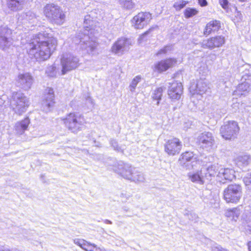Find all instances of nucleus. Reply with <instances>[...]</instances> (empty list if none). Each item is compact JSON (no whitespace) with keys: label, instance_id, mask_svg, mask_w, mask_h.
Masks as SVG:
<instances>
[{"label":"nucleus","instance_id":"nucleus-1","mask_svg":"<svg viewBox=\"0 0 251 251\" xmlns=\"http://www.w3.org/2000/svg\"><path fill=\"white\" fill-rule=\"evenodd\" d=\"M57 39L50 36L48 33H39L31 39L26 45L28 55L37 61L42 62L48 60L56 50Z\"/></svg>","mask_w":251,"mask_h":251},{"label":"nucleus","instance_id":"nucleus-2","mask_svg":"<svg viewBox=\"0 0 251 251\" xmlns=\"http://www.w3.org/2000/svg\"><path fill=\"white\" fill-rule=\"evenodd\" d=\"M93 12L86 15L84 19V29L74 37L73 41L75 44L80 46V48L86 51L88 53H92L96 49L98 44L96 42L97 30L93 27Z\"/></svg>","mask_w":251,"mask_h":251},{"label":"nucleus","instance_id":"nucleus-3","mask_svg":"<svg viewBox=\"0 0 251 251\" xmlns=\"http://www.w3.org/2000/svg\"><path fill=\"white\" fill-rule=\"evenodd\" d=\"M109 169L120 175L125 179L134 182H143L145 177L143 174L132 167L128 164L122 161H117L115 159H110L107 162Z\"/></svg>","mask_w":251,"mask_h":251},{"label":"nucleus","instance_id":"nucleus-4","mask_svg":"<svg viewBox=\"0 0 251 251\" xmlns=\"http://www.w3.org/2000/svg\"><path fill=\"white\" fill-rule=\"evenodd\" d=\"M43 13L50 22L53 24L61 25L65 22V15L60 7L56 4H46L44 7Z\"/></svg>","mask_w":251,"mask_h":251},{"label":"nucleus","instance_id":"nucleus-5","mask_svg":"<svg viewBox=\"0 0 251 251\" xmlns=\"http://www.w3.org/2000/svg\"><path fill=\"white\" fill-rule=\"evenodd\" d=\"M30 105L29 99L21 92H14L11 100L13 111L18 115L26 112Z\"/></svg>","mask_w":251,"mask_h":251},{"label":"nucleus","instance_id":"nucleus-6","mask_svg":"<svg viewBox=\"0 0 251 251\" xmlns=\"http://www.w3.org/2000/svg\"><path fill=\"white\" fill-rule=\"evenodd\" d=\"M62 120L65 126L74 133L81 130L85 123L84 117L76 112L70 113Z\"/></svg>","mask_w":251,"mask_h":251},{"label":"nucleus","instance_id":"nucleus-7","mask_svg":"<svg viewBox=\"0 0 251 251\" xmlns=\"http://www.w3.org/2000/svg\"><path fill=\"white\" fill-rule=\"evenodd\" d=\"M223 195L226 202L236 203L242 196V186L236 184H230L225 189Z\"/></svg>","mask_w":251,"mask_h":251},{"label":"nucleus","instance_id":"nucleus-8","mask_svg":"<svg viewBox=\"0 0 251 251\" xmlns=\"http://www.w3.org/2000/svg\"><path fill=\"white\" fill-rule=\"evenodd\" d=\"M239 131L237 122L231 121L226 123L220 128V134L226 140H234Z\"/></svg>","mask_w":251,"mask_h":251},{"label":"nucleus","instance_id":"nucleus-9","mask_svg":"<svg viewBox=\"0 0 251 251\" xmlns=\"http://www.w3.org/2000/svg\"><path fill=\"white\" fill-rule=\"evenodd\" d=\"M61 63L62 67L61 73L64 75L78 66L79 59L76 56L72 54H65L62 57Z\"/></svg>","mask_w":251,"mask_h":251},{"label":"nucleus","instance_id":"nucleus-10","mask_svg":"<svg viewBox=\"0 0 251 251\" xmlns=\"http://www.w3.org/2000/svg\"><path fill=\"white\" fill-rule=\"evenodd\" d=\"M196 159L193 152L186 151L181 154L178 162L182 167L191 170L196 167L198 164Z\"/></svg>","mask_w":251,"mask_h":251},{"label":"nucleus","instance_id":"nucleus-11","mask_svg":"<svg viewBox=\"0 0 251 251\" xmlns=\"http://www.w3.org/2000/svg\"><path fill=\"white\" fill-rule=\"evenodd\" d=\"M182 147V143L180 140L177 138H173L166 142L164 150L169 155L174 156L180 152Z\"/></svg>","mask_w":251,"mask_h":251},{"label":"nucleus","instance_id":"nucleus-12","mask_svg":"<svg viewBox=\"0 0 251 251\" xmlns=\"http://www.w3.org/2000/svg\"><path fill=\"white\" fill-rule=\"evenodd\" d=\"M54 91L53 89L48 88L46 89L45 94L41 104V110L46 112H49L54 104Z\"/></svg>","mask_w":251,"mask_h":251},{"label":"nucleus","instance_id":"nucleus-13","mask_svg":"<svg viewBox=\"0 0 251 251\" xmlns=\"http://www.w3.org/2000/svg\"><path fill=\"white\" fill-rule=\"evenodd\" d=\"M34 79L29 73L19 74L17 78L18 86L25 91L29 90L32 85Z\"/></svg>","mask_w":251,"mask_h":251},{"label":"nucleus","instance_id":"nucleus-14","mask_svg":"<svg viewBox=\"0 0 251 251\" xmlns=\"http://www.w3.org/2000/svg\"><path fill=\"white\" fill-rule=\"evenodd\" d=\"M151 19V15L147 12L139 13L131 20L132 24L136 29H142L147 25Z\"/></svg>","mask_w":251,"mask_h":251},{"label":"nucleus","instance_id":"nucleus-15","mask_svg":"<svg viewBox=\"0 0 251 251\" xmlns=\"http://www.w3.org/2000/svg\"><path fill=\"white\" fill-rule=\"evenodd\" d=\"M226 40L222 35L216 36L207 40H204L201 43V46L204 49H213L222 46Z\"/></svg>","mask_w":251,"mask_h":251},{"label":"nucleus","instance_id":"nucleus-16","mask_svg":"<svg viewBox=\"0 0 251 251\" xmlns=\"http://www.w3.org/2000/svg\"><path fill=\"white\" fill-rule=\"evenodd\" d=\"M198 140L201 147L206 151L212 149L215 144L214 137L212 134L209 132L202 133L199 136Z\"/></svg>","mask_w":251,"mask_h":251},{"label":"nucleus","instance_id":"nucleus-17","mask_svg":"<svg viewBox=\"0 0 251 251\" xmlns=\"http://www.w3.org/2000/svg\"><path fill=\"white\" fill-rule=\"evenodd\" d=\"M129 41L124 37L119 38L112 45L111 51L118 55H122L128 49Z\"/></svg>","mask_w":251,"mask_h":251},{"label":"nucleus","instance_id":"nucleus-18","mask_svg":"<svg viewBox=\"0 0 251 251\" xmlns=\"http://www.w3.org/2000/svg\"><path fill=\"white\" fill-rule=\"evenodd\" d=\"M209 88L208 86V81L204 79L201 78L198 80L196 84L191 85L190 87V91L194 95L197 94L202 96L206 93Z\"/></svg>","mask_w":251,"mask_h":251},{"label":"nucleus","instance_id":"nucleus-19","mask_svg":"<svg viewBox=\"0 0 251 251\" xmlns=\"http://www.w3.org/2000/svg\"><path fill=\"white\" fill-rule=\"evenodd\" d=\"M11 31L6 26L0 27V48L5 50L12 44Z\"/></svg>","mask_w":251,"mask_h":251},{"label":"nucleus","instance_id":"nucleus-20","mask_svg":"<svg viewBox=\"0 0 251 251\" xmlns=\"http://www.w3.org/2000/svg\"><path fill=\"white\" fill-rule=\"evenodd\" d=\"M169 86L168 94L170 99L173 100H178L183 93V86L181 83L174 82Z\"/></svg>","mask_w":251,"mask_h":251},{"label":"nucleus","instance_id":"nucleus-21","mask_svg":"<svg viewBox=\"0 0 251 251\" xmlns=\"http://www.w3.org/2000/svg\"><path fill=\"white\" fill-rule=\"evenodd\" d=\"M220 165L219 164H214L207 168H203L201 170V174H203L205 180H211L212 177H217V174L219 172Z\"/></svg>","mask_w":251,"mask_h":251},{"label":"nucleus","instance_id":"nucleus-22","mask_svg":"<svg viewBox=\"0 0 251 251\" xmlns=\"http://www.w3.org/2000/svg\"><path fill=\"white\" fill-rule=\"evenodd\" d=\"M235 172L232 169L224 168L220 165L219 172L217 174V177L220 181L223 180L232 181L235 178Z\"/></svg>","mask_w":251,"mask_h":251},{"label":"nucleus","instance_id":"nucleus-23","mask_svg":"<svg viewBox=\"0 0 251 251\" xmlns=\"http://www.w3.org/2000/svg\"><path fill=\"white\" fill-rule=\"evenodd\" d=\"M176 63V61L174 58H169L161 60L156 63L154 65V71L159 73L165 71L169 68L173 66Z\"/></svg>","mask_w":251,"mask_h":251},{"label":"nucleus","instance_id":"nucleus-24","mask_svg":"<svg viewBox=\"0 0 251 251\" xmlns=\"http://www.w3.org/2000/svg\"><path fill=\"white\" fill-rule=\"evenodd\" d=\"M28 0H7L8 8L13 11L22 10L27 2Z\"/></svg>","mask_w":251,"mask_h":251},{"label":"nucleus","instance_id":"nucleus-25","mask_svg":"<svg viewBox=\"0 0 251 251\" xmlns=\"http://www.w3.org/2000/svg\"><path fill=\"white\" fill-rule=\"evenodd\" d=\"M242 82L238 85L236 90L233 92V95L240 96L245 95L250 90V84L249 81H241Z\"/></svg>","mask_w":251,"mask_h":251},{"label":"nucleus","instance_id":"nucleus-26","mask_svg":"<svg viewBox=\"0 0 251 251\" xmlns=\"http://www.w3.org/2000/svg\"><path fill=\"white\" fill-rule=\"evenodd\" d=\"M235 162L237 166L239 168L243 169L248 166L251 163V156L248 154L239 155L236 158Z\"/></svg>","mask_w":251,"mask_h":251},{"label":"nucleus","instance_id":"nucleus-27","mask_svg":"<svg viewBox=\"0 0 251 251\" xmlns=\"http://www.w3.org/2000/svg\"><path fill=\"white\" fill-rule=\"evenodd\" d=\"M221 27V24L219 21H212L209 22L206 25L204 30V35H209L212 32L217 31Z\"/></svg>","mask_w":251,"mask_h":251},{"label":"nucleus","instance_id":"nucleus-28","mask_svg":"<svg viewBox=\"0 0 251 251\" xmlns=\"http://www.w3.org/2000/svg\"><path fill=\"white\" fill-rule=\"evenodd\" d=\"M30 121L28 117L25 118L21 122H18L15 125V129L17 133L19 134H23L27 129L29 124Z\"/></svg>","mask_w":251,"mask_h":251},{"label":"nucleus","instance_id":"nucleus-29","mask_svg":"<svg viewBox=\"0 0 251 251\" xmlns=\"http://www.w3.org/2000/svg\"><path fill=\"white\" fill-rule=\"evenodd\" d=\"M202 176L203 174H201V171H200V174L198 172L195 173L190 172L187 175L189 179L192 182L201 185L203 184L205 182L204 177Z\"/></svg>","mask_w":251,"mask_h":251},{"label":"nucleus","instance_id":"nucleus-30","mask_svg":"<svg viewBox=\"0 0 251 251\" xmlns=\"http://www.w3.org/2000/svg\"><path fill=\"white\" fill-rule=\"evenodd\" d=\"M241 207H242V206L228 209L226 212L225 215L227 217L232 218V220L236 221L241 213Z\"/></svg>","mask_w":251,"mask_h":251},{"label":"nucleus","instance_id":"nucleus-31","mask_svg":"<svg viewBox=\"0 0 251 251\" xmlns=\"http://www.w3.org/2000/svg\"><path fill=\"white\" fill-rule=\"evenodd\" d=\"M242 71L241 81L248 80L251 79V65L246 64L244 65L240 69Z\"/></svg>","mask_w":251,"mask_h":251},{"label":"nucleus","instance_id":"nucleus-32","mask_svg":"<svg viewBox=\"0 0 251 251\" xmlns=\"http://www.w3.org/2000/svg\"><path fill=\"white\" fill-rule=\"evenodd\" d=\"M242 218L247 226L251 227V206H247L245 207Z\"/></svg>","mask_w":251,"mask_h":251},{"label":"nucleus","instance_id":"nucleus-33","mask_svg":"<svg viewBox=\"0 0 251 251\" xmlns=\"http://www.w3.org/2000/svg\"><path fill=\"white\" fill-rule=\"evenodd\" d=\"M57 73L58 70L54 65L48 66L46 70V74L50 77H56Z\"/></svg>","mask_w":251,"mask_h":251},{"label":"nucleus","instance_id":"nucleus-34","mask_svg":"<svg viewBox=\"0 0 251 251\" xmlns=\"http://www.w3.org/2000/svg\"><path fill=\"white\" fill-rule=\"evenodd\" d=\"M163 92V88L162 87H159L155 89L152 94V98L153 100H157L156 104L157 105L159 103V100H161V97L162 95Z\"/></svg>","mask_w":251,"mask_h":251},{"label":"nucleus","instance_id":"nucleus-35","mask_svg":"<svg viewBox=\"0 0 251 251\" xmlns=\"http://www.w3.org/2000/svg\"><path fill=\"white\" fill-rule=\"evenodd\" d=\"M198 13V11L196 9L188 7L184 10V14L185 18H190L197 15Z\"/></svg>","mask_w":251,"mask_h":251},{"label":"nucleus","instance_id":"nucleus-36","mask_svg":"<svg viewBox=\"0 0 251 251\" xmlns=\"http://www.w3.org/2000/svg\"><path fill=\"white\" fill-rule=\"evenodd\" d=\"M141 77L138 75L133 78L131 84H130L129 88L131 92H133L134 91L135 88L137 86L138 83L141 81Z\"/></svg>","mask_w":251,"mask_h":251},{"label":"nucleus","instance_id":"nucleus-37","mask_svg":"<svg viewBox=\"0 0 251 251\" xmlns=\"http://www.w3.org/2000/svg\"><path fill=\"white\" fill-rule=\"evenodd\" d=\"M188 3L187 1L181 0L179 1L176 2L174 4V7L177 11H179L183 8Z\"/></svg>","mask_w":251,"mask_h":251},{"label":"nucleus","instance_id":"nucleus-38","mask_svg":"<svg viewBox=\"0 0 251 251\" xmlns=\"http://www.w3.org/2000/svg\"><path fill=\"white\" fill-rule=\"evenodd\" d=\"M74 243L82 249H86L85 246H88V242L82 239H75Z\"/></svg>","mask_w":251,"mask_h":251},{"label":"nucleus","instance_id":"nucleus-39","mask_svg":"<svg viewBox=\"0 0 251 251\" xmlns=\"http://www.w3.org/2000/svg\"><path fill=\"white\" fill-rule=\"evenodd\" d=\"M110 144L113 148L114 150L117 151H123V149L121 147L119 146L118 142L115 139H111L110 140Z\"/></svg>","mask_w":251,"mask_h":251},{"label":"nucleus","instance_id":"nucleus-40","mask_svg":"<svg viewBox=\"0 0 251 251\" xmlns=\"http://www.w3.org/2000/svg\"><path fill=\"white\" fill-rule=\"evenodd\" d=\"M243 181L248 189L251 190V173L247 174L244 177Z\"/></svg>","mask_w":251,"mask_h":251},{"label":"nucleus","instance_id":"nucleus-41","mask_svg":"<svg viewBox=\"0 0 251 251\" xmlns=\"http://www.w3.org/2000/svg\"><path fill=\"white\" fill-rule=\"evenodd\" d=\"M123 6L127 9H131L135 6V3L131 0H126L124 1Z\"/></svg>","mask_w":251,"mask_h":251},{"label":"nucleus","instance_id":"nucleus-42","mask_svg":"<svg viewBox=\"0 0 251 251\" xmlns=\"http://www.w3.org/2000/svg\"><path fill=\"white\" fill-rule=\"evenodd\" d=\"M171 50V47L170 46H166L164 48L161 49L159 51L156 53L157 55H158L159 54H165L166 53L168 50Z\"/></svg>","mask_w":251,"mask_h":251},{"label":"nucleus","instance_id":"nucleus-43","mask_svg":"<svg viewBox=\"0 0 251 251\" xmlns=\"http://www.w3.org/2000/svg\"><path fill=\"white\" fill-rule=\"evenodd\" d=\"M225 249L223 248L221 246L217 244H215L212 247V251H223Z\"/></svg>","mask_w":251,"mask_h":251},{"label":"nucleus","instance_id":"nucleus-44","mask_svg":"<svg viewBox=\"0 0 251 251\" xmlns=\"http://www.w3.org/2000/svg\"><path fill=\"white\" fill-rule=\"evenodd\" d=\"M219 2L222 7L224 9H226L228 5L227 0H219Z\"/></svg>","mask_w":251,"mask_h":251},{"label":"nucleus","instance_id":"nucleus-45","mask_svg":"<svg viewBox=\"0 0 251 251\" xmlns=\"http://www.w3.org/2000/svg\"><path fill=\"white\" fill-rule=\"evenodd\" d=\"M86 104L87 106H92L93 104L92 99L89 96L86 98Z\"/></svg>","mask_w":251,"mask_h":251},{"label":"nucleus","instance_id":"nucleus-46","mask_svg":"<svg viewBox=\"0 0 251 251\" xmlns=\"http://www.w3.org/2000/svg\"><path fill=\"white\" fill-rule=\"evenodd\" d=\"M26 18L27 20H31L35 19V15L31 12H28L26 14Z\"/></svg>","mask_w":251,"mask_h":251},{"label":"nucleus","instance_id":"nucleus-47","mask_svg":"<svg viewBox=\"0 0 251 251\" xmlns=\"http://www.w3.org/2000/svg\"><path fill=\"white\" fill-rule=\"evenodd\" d=\"M188 218L190 220L196 221L198 219V216L195 213H191L188 215Z\"/></svg>","mask_w":251,"mask_h":251},{"label":"nucleus","instance_id":"nucleus-48","mask_svg":"<svg viewBox=\"0 0 251 251\" xmlns=\"http://www.w3.org/2000/svg\"><path fill=\"white\" fill-rule=\"evenodd\" d=\"M151 29H150L149 30L147 31L144 34H143L139 38V41L141 42L142 41L144 40L145 37L149 34V33L151 30Z\"/></svg>","mask_w":251,"mask_h":251},{"label":"nucleus","instance_id":"nucleus-49","mask_svg":"<svg viewBox=\"0 0 251 251\" xmlns=\"http://www.w3.org/2000/svg\"><path fill=\"white\" fill-rule=\"evenodd\" d=\"M88 246H85L86 249H83L84 250H85L86 251H94L90 249V246H92L94 247H96V246L95 244H91L88 242Z\"/></svg>","mask_w":251,"mask_h":251},{"label":"nucleus","instance_id":"nucleus-50","mask_svg":"<svg viewBox=\"0 0 251 251\" xmlns=\"http://www.w3.org/2000/svg\"><path fill=\"white\" fill-rule=\"evenodd\" d=\"M199 3L201 6H205L207 5V2L206 0H198Z\"/></svg>","mask_w":251,"mask_h":251},{"label":"nucleus","instance_id":"nucleus-51","mask_svg":"<svg viewBox=\"0 0 251 251\" xmlns=\"http://www.w3.org/2000/svg\"><path fill=\"white\" fill-rule=\"evenodd\" d=\"M10 250L4 247L0 248V251H9Z\"/></svg>","mask_w":251,"mask_h":251},{"label":"nucleus","instance_id":"nucleus-52","mask_svg":"<svg viewBox=\"0 0 251 251\" xmlns=\"http://www.w3.org/2000/svg\"><path fill=\"white\" fill-rule=\"evenodd\" d=\"M247 246L248 247L249 251H251V241H249L248 244Z\"/></svg>","mask_w":251,"mask_h":251},{"label":"nucleus","instance_id":"nucleus-53","mask_svg":"<svg viewBox=\"0 0 251 251\" xmlns=\"http://www.w3.org/2000/svg\"><path fill=\"white\" fill-rule=\"evenodd\" d=\"M104 223L106 224H112V222L111 221H110L109 220H107V219L105 220L104 221Z\"/></svg>","mask_w":251,"mask_h":251},{"label":"nucleus","instance_id":"nucleus-54","mask_svg":"<svg viewBox=\"0 0 251 251\" xmlns=\"http://www.w3.org/2000/svg\"><path fill=\"white\" fill-rule=\"evenodd\" d=\"M75 101H71V102L70 105H71L72 107H73V104H74V103H75Z\"/></svg>","mask_w":251,"mask_h":251},{"label":"nucleus","instance_id":"nucleus-55","mask_svg":"<svg viewBox=\"0 0 251 251\" xmlns=\"http://www.w3.org/2000/svg\"><path fill=\"white\" fill-rule=\"evenodd\" d=\"M9 251H20L18 250V249H13L11 251L10 250Z\"/></svg>","mask_w":251,"mask_h":251},{"label":"nucleus","instance_id":"nucleus-56","mask_svg":"<svg viewBox=\"0 0 251 251\" xmlns=\"http://www.w3.org/2000/svg\"><path fill=\"white\" fill-rule=\"evenodd\" d=\"M238 0L241 2H245V1H247V0Z\"/></svg>","mask_w":251,"mask_h":251},{"label":"nucleus","instance_id":"nucleus-57","mask_svg":"<svg viewBox=\"0 0 251 251\" xmlns=\"http://www.w3.org/2000/svg\"><path fill=\"white\" fill-rule=\"evenodd\" d=\"M227 251L226 249H225L224 250V251Z\"/></svg>","mask_w":251,"mask_h":251},{"label":"nucleus","instance_id":"nucleus-58","mask_svg":"<svg viewBox=\"0 0 251 251\" xmlns=\"http://www.w3.org/2000/svg\"><path fill=\"white\" fill-rule=\"evenodd\" d=\"M125 210H126V211H127V210L126 209V208H125Z\"/></svg>","mask_w":251,"mask_h":251},{"label":"nucleus","instance_id":"nucleus-59","mask_svg":"<svg viewBox=\"0 0 251 251\" xmlns=\"http://www.w3.org/2000/svg\"><path fill=\"white\" fill-rule=\"evenodd\" d=\"M125 210H126V211H127V210L126 209V208H125Z\"/></svg>","mask_w":251,"mask_h":251}]
</instances>
